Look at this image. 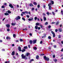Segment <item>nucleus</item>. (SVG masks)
<instances>
[{"label": "nucleus", "instance_id": "nucleus-1", "mask_svg": "<svg viewBox=\"0 0 63 63\" xmlns=\"http://www.w3.org/2000/svg\"><path fill=\"white\" fill-rule=\"evenodd\" d=\"M30 56V54L29 53H27L25 56H24L23 54H22L21 55L22 59H25L26 60L27 59L28 56Z\"/></svg>", "mask_w": 63, "mask_h": 63}, {"label": "nucleus", "instance_id": "nucleus-2", "mask_svg": "<svg viewBox=\"0 0 63 63\" xmlns=\"http://www.w3.org/2000/svg\"><path fill=\"white\" fill-rule=\"evenodd\" d=\"M44 58L45 59V60H46L47 61H48L49 59V58H48V57H47L46 56H44Z\"/></svg>", "mask_w": 63, "mask_h": 63}, {"label": "nucleus", "instance_id": "nucleus-3", "mask_svg": "<svg viewBox=\"0 0 63 63\" xmlns=\"http://www.w3.org/2000/svg\"><path fill=\"white\" fill-rule=\"evenodd\" d=\"M51 4H51L50 3L48 5V6H49V10H51V8H52V7H51L50 6L51 5Z\"/></svg>", "mask_w": 63, "mask_h": 63}, {"label": "nucleus", "instance_id": "nucleus-4", "mask_svg": "<svg viewBox=\"0 0 63 63\" xmlns=\"http://www.w3.org/2000/svg\"><path fill=\"white\" fill-rule=\"evenodd\" d=\"M51 33H52V34L53 35V37H55V33L53 31H51Z\"/></svg>", "mask_w": 63, "mask_h": 63}, {"label": "nucleus", "instance_id": "nucleus-5", "mask_svg": "<svg viewBox=\"0 0 63 63\" xmlns=\"http://www.w3.org/2000/svg\"><path fill=\"white\" fill-rule=\"evenodd\" d=\"M20 18V17L19 16H18L16 18V20H18V19H19Z\"/></svg>", "mask_w": 63, "mask_h": 63}, {"label": "nucleus", "instance_id": "nucleus-6", "mask_svg": "<svg viewBox=\"0 0 63 63\" xmlns=\"http://www.w3.org/2000/svg\"><path fill=\"white\" fill-rule=\"evenodd\" d=\"M18 49L19 51H21V47H20V46L18 47Z\"/></svg>", "mask_w": 63, "mask_h": 63}, {"label": "nucleus", "instance_id": "nucleus-7", "mask_svg": "<svg viewBox=\"0 0 63 63\" xmlns=\"http://www.w3.org/2000/svg\"><path fill=\"white\" fill-rule=\"evenodd\" d=\"M9 7H11V8L12 9H13V7H14L12 5V4H11L9 5Z\"/></svg>", "mask_w": 63, "mask_h": 63}, {"label": "nucleus", "instance_id": "nucleus-8", "mask_svg": "<svg viewBox=\"0 0 63 63\" xmlns=\"http://www.w3.org/2000/svg\"><path fill=\"white\" fill-rule=\"evenodd\" d=\"M33 19V18H32L31 19L29 18L28 19L29 21H32Z\"/></svg>", "mask_w": 63, "mask_h": 63}, {"label": "nucleus", "instance_id": "nucleus-9", "mask_svg": "<svg viewBox=\"0 0 63 63\" xmlns=\"http://www.w3.org/2000/svg\"><path fill=\"white\" fill-rule=\"evenodd\" d=\"M37 40H33V44H35L36 43Z\"/></svg>", "mask_w": 63, "mask_h": 63}, {"label": "nucleus", "instance_id": "nucleus-10", "mask_svg": "<svg viewBox=\"0 0 63 63\" xmlns=\"http://www.w3.org/2000/svg\"><path fill=\"white\" fill-rule=\"evenodd\" d=\"M6 26L8 28H9L10 26V25L9 24H6Z\"/></svg>", "mask_w": 63, "mask_h": 63}, {"label": "nucleus", "instance_id": "nucleus-11", "mask_svg": "<svg viewBox=\"0 0 63 63\" xmlns=\"http://www.w3.org/2000/svg\"><path fill=\"white\" fill-rule=\"evenodd\" d=\"M50 1L51 2L50 3L51 4V3H52V4H54V2H53V1L50 0Z\"/></svg>", "mask_w": 63, "mask_h": 63}, {"label": "nucleus", "instance_id": "nucleus-12", "mask_svg": "<svg viewBox=\"0 0 63 63\" xmlns=\"http://www.w3.org/2000/svg\"><path fill=\"white\" fill-rule=\"evenodd\" d=\"M15 53V51H13L12 54V55H14Z\"/></svg>", "mask_w": 63, "mask_h": 63}, {"label": "nucleus", "instance_id": "nucleus-13", "mask_svg": "<svg viewBox=\"0 0 63 63\" xmlns=\"http://www.w3.org/2000/svg\"><path fill=\"white\" fill-rule=\"evenodd\" d=\"M44 21H46V20H47V18L46 17H45V16H44Z\"/></svg>", "mask_w": 63, "mask_h": 63}, {"label": "nucleus", "instance_id": "nucleus-14", "mask_svg": "<svg viewBox=\"0 0 63 63\" xmlns=\"http://www.w3.org/2000/svg\"><path fill=\"white\" fill-rule=\"evenodd\" d=\"M4 15L5 16H8L9 15V14L8 13H4Z\"/></svg>", "mask_w": 63, "mask_h": 63}, {"label": "nucleus", "instance_id": "nucleus-15", "mask_svg": "<svg viewBox=\"0 0 63 63\" xmlns=\"http://www.w3.org/2000/svg\"><path fill=\"white\" fill-rule=\"evenodd\" d=\"M6 39L7 40H8V39H11V37H7Z\"/></svg>", "mask_w": 63, "mask_h": 63}, {"label": "nucleus", "instance_id": "nucleus-16", "mask_svg": "<svg viewBox=\"0 0 63 63\" xmlns=\"http://www.w3.org/2000/svg\"><path fill=\"white\" fill-rule=\"evenodd\" d=\"M13 37L14 38H15V37H16V34H13Z\"/></svg>", "mask_w": 63, "mask_h": 63}, {"label": "nucleus", "instance_id": "nucleus-17", "mask_svg": "<svg viewBox=\"0 0 63 63\" xmlns=\"http://www.w3.org/2000/svg\"><path fill=\"white\" fill-rule=\"evenodd\" d=\"M21 51L22 52H24L25 51V49H23Z\"/></svg>", "mask_w": 63, "mask_h": 63}, {"label": "nucleus", "instance_id": "nucleus-18", "mask_svg": "<svg viewBox=\"0 0 63 63\" xmlns=\"http://www.w3.org/2000/svg\"><path fill=\"white\" fill-rule=\"evenodd\" d=\"M29 43H30V44H32V41L31 40H30L29 41Z\"/></svg>", "mask_w": 63, "mask_h": 63}, {"label": "nucleus", "instance_id": "nucleus-19", "mask_svg": "<svg viewBox=\"0 0 63 63\" xmlns=\"http://www.w3.org/2000/svg\"><path fill=\"white\" fill-rule=\"evenodd\" d=\"M16 23H12V25H16Z\"/></svg>", "mask_w": 63, "mask_h": 63}, {"label": "nucleus", "instance_id": "nucleus-20", "mask_svg": "<svg viewBox=\"0 0 63 63\" xmlns=\"http://www.w3.org/2000/svg\"><path fill=\"white\" fill-rule=\"evenodd\" d=\"M39 25H40V23H36V26Z\"/></svg>", "mask_w": 63, "mask_h": 63}, {"label": "nucleus", "instance_id": "nucleus-21", "mask_svg": "<svg viewBox=\"0 0 63 63\" xmlns=\"http://www.w3.org/2000/svg\"><path fill=\"white\" fill-rule=\"evenodd\" d=\"M35 28L36 29H37L38 28V26H35Z\"/></svg>", "mask_w": 63, "mask_h": 63}, {"label": "nucleus", "instance_id": "nucleus-22", "mask_svg": "<svg viewBox=\"0 0 63 63\" xmlns=\"http://www.w3.org/2000/svg\"><path fill=\"white\" fill-rule=\"evenodd\" d=\"M7 12L8 13H9V14H11V12L9 10L7 11Z\"/></svg>", "mask_w": 63, "mask_h": 63}, {"label": "nucleus", "instance_id": "nucleus-23", "mask_svg": "<svg viewBox=\"0 0 63 63\" xmlns=\"http://www.w3.org/2000/svg\"><path fill=\"white\" fill-rule=\"evenodd\" d=\"M46 14H47L48 16H49V12H47Z\"/></svg>", "mask_w": 63, "mask_h": 63}, {"label": "nucleus", "instance_id": "nucleus-24", "mask_svg": "<svg viewBox=\"0 0 63 63\" xmlns=\"http://www.w3.org/2000/svg\"><path fill=\"white\" fill-rule=\"evenodd\" d=\"M33 4H34L35 5H36L37 4V3L36 2H34L33 3Z\"/></svg>", "mask_w": 63, "mask_h": 63}, {"label": "nucleus", "instance_id": "nucleus-25", "mask_svg": "<svg viewBox=\"0 0 63 63\" xmlns=\"http://www.w3.org/2000/svg\"><path fill=\"white\" fill-rule=\"evenodd\" d=\"M24 48L25 49H27V47L26 46L24 47Z\"/></svg>", "mask_w": 63, "mask_h": 63}, {"label": "nucleus", "instance_id": "nucleus-26", "mask_svg": "<svg viewBox=\"0 0 63 63\" xmlns=\"http://www.w3.org/2000/svg\"><path fill=\"white\" fill-rule=\"evenodd\" d=\"M37 17H34V19L35 20H37Z\"/></svg>", "mask_w": 63, "mask_h": 63}, {"label": "nucleus", "instance_id": "nucleus-27", "mask_svg": "<svg viewBox=\"0 0 63 63\" xmlns=\"http://www.w3.org/2000/svg\"><path fill=\"white\" fill-rule=\"evenodd\" d=\"M59 31L60 32H61V31H62V30H61V29H59Z\"/></svg>", "mask_w": 63, "mask_h": 63}, {"label": "nucleus", "instance_id": "nucleus-28", "mask_svg": "<svg viewBox=\"0 0 63 63\" xmlns=\"http://www.w3.org/2000/svg\"><path fill=\"white\" fill-rule=\"evenodd\" d=\"M37 49V47H34V50H36Z\"/></svg>", "mask_w": 63, "mask_h": 63}, {"label": "nucleus", "instance_id": "nucleus-29", "mask_svg": "<svg viewBox=\"0 0 63 63\" xmlns=\"http://www.w3.org/2000/svg\"><path fill=\"white\" fill-rule=\"evenodd\" d=\"M38 58H39V56H37L36 57V59H38Z\"/></svg>", "mask_w": 63, "mask_h": 63}, {"label": "nucleus", "instance_id": "nucleus-30", "mask_svg": "<svg viewBox=\"0 0 63 63\" xmlns=\"http://www.w3.org/2000/svg\"><path fill=\"white\" fill-rule=\"evenodd\" d=\"M10 61H7L6 62H5V63H9V62Z\"/></svg>", "mask_w": 63, "mask_h": 63}, {"label": "nucleus", "instance_id": "nucleus-31", "mask_svg": "<svg viewBox=\"0 0 63 63\" xmlns=\"http://www.w3.org/2000/svg\"><path fill=\"white\" fill-rule=\"evenodd\" d=\"M34 8H32V11H34Z\"/></svg>", "mask_w": 63, "mask_h": 63}, {"label": "nucleus", "instance_id": "nucleus-32", "mask_svg": "<svg viewBox=\"0 0 63 63\" xmlns=\"http://www.w3.org/2000/svg\"><path fill=\"white\" fill-rule=\"evenodd\" d=\"M3 30H3V29H1L0 30V31H1V32H2V31H3Z\"/></svg>", "mask_w": 63, "mask_h": 63}, {"label": "nucleus", "instance_id": "nucleus-33", "mask_svg": "<svg viewBox=\"0 0 63 63\" xmlns=\"http://www.w3.org/2000/svg\"><path fill=\"white\" fill-rule=\"evenodd\" d=\"M22 19H23V20H24V21H25V18H24L23 17L22 18Z\"/></svg>", "mask_w": 63, "mask_h": 63}, {"label": "nucleus", "instance_id": "nucleus-34", "mask_svg": "<svg viewBox=\"0 0 63 63\" xmlns=\"http://www.w3.org/2000/svg\"><path fill=\"white\" fill-rule=\"evenodd\" d=\"M20 42H22V41H23V40H22V39H20Z\"/></svg>", "mask_w": 63, "mask_h": 63}, {"label": "nucleus", "instance_id": "nucleus-35", "mask_svg": "<svg viewBox=\"0 0 63 63\" xmlns=\"http://www.w3.org/2000/svg\"><path fill=\"white\" fill-rule=\"evenodd\" d=\"M59 24V22H57L56 23V25H58Z\"/></svg>", "mask_w": 63, "mask_h": 63}, {"label": "nucleus", "instance_id": "nucleus-36", "mask_svg": "<svg viewBox=\"0 0 63 63\" xmlns=\"http://www.w3.org/2000/svg\"><path fill=\"white\" fill-rule=\"evenodd\" d=\"M48 38L49 39H51V37L50 36H48Z\"/></svg>", "mask_w": 63, "mask_h": 63}, {"label": "nucleus", "instance_id": "nucleus-37", "mask_svg": "<svg viewBox=\"0 0 63 63\" xmlns=\"http://www.w3.org/2000/svg\"><path fill=\"white\" fill-rule=\"evenodd\" d=\"M40 5L38 4V5H37L38 8H40Z\"/></svg>", "mask_w": 63, "mask_h": 63}, {"label": "nucleus", "instance_id": "nucleus-38", "mask_svg": "<svg viewBox=\"0 0 63 63\" xmlns=\"http://www.w3.org/2000/svg\"><path fill=\"white\" fill-rule=\"evenodd\" d=\"M48 24V23L47 22H46L45 23V25H47V24Z\"/></svg>", "mask_w": 63, "mask_h": 63}, {"label": "nucleus", "instance_id": "nucleus-39", "mask_svg": "<svg viewBox=\"0 0 63 63\" xmlns=\"http://www.w3.org/2000/svg\"><path fill=\"white\" fill-rule=\"evenodd\" d=\"M54 61L55 62H57V60L56 59H55L54 60Z\"/></svg>", "mask_w": 63, "mask_h": 63}, {"label": "nucleus", "instance_id": "nucleus-40", "mask_svg": "<svg viewBox=\"0 0 63 63\" xmlns=\"http://www.w3.org/2000/svg\"><path fill=\"white\" fill-rule=\"evenodd\" d=\"M7 31H8V32H9V31H10V29L9 28H8L7 30Z\"/></svg>", "mask_w": 63, "mask_h": 63}, {"label": "nucleus", "instance_id": "nucleus-41", "mask_svg": "<svg viewBox=\"0 0 63 63\" xmlns=\"http://www.w3.org/2000/svg\"><path fill=\"white\" fill-rule=\"evenodd\" d=\"M29 5H30V6H31V7L33 6V4H29Z\"/></svg>", "mask_w": 63, "mask_h": 63}, {"label": "nucleus", "instance_id": "nucleus-42", "mask_svg": "<svg viewBox=\"0 0 63 63\" xmlns=\"http://www.w3.org/2000/svg\"><path fill=\"white\" fill-rule=\"evenodd\" d=\"M30 61H34V59H32L31 60H30Z\"/></svg>", "mask_w": 63, "mask_h": 63}, {"label": "nucleus", "instance_id": "nucleus-43", "mask_svg": "<svg viewBox=\"0 0 63 63\" xmlns=\"http://www.w3.org/2000/svg\"><path fill=\"white\" fill-rule=\"evenodd\" d=\"M59 38H61V35H59L58 36Z\"/></svg>", "mask_w": 63, "mask_h": 63}, {"label": "nucleus", "instance_id": "nucleus-44", "mask_svg": "<svg viewBox=\"0 0 63 63\" xmlns=\"http://www.w3.org/2000/svg\"><path fill=\"white\" fill-rule=\"evenodd\" d=\"M26 16L28 18H29V15H27V16Z\"/></svg>", "mask_w": 63, "mask_h": 63}, {"label": "nucleus", "instance_id": "nucleus-45", "mask_svg": "<svg viewBox=\"0 0 63 63\" xmlns=\"http://www.w3.org/2000/svg\"><path fill=\"white\" fill-rule=\"evenodd\" d=\"M55 23V22H52L51 23V24H54V23Z\"/></svg>", "mask_w": 63, "mask_h": 63}, {"label": "nucleus", "instance_id": "nucleus-46", "mask_svg": "<svg viewBox=\"0 0 63 63\" xmlns=\"http://www.w3.org/2000/svg\"><path fill=\"white\" fill-rule=\"evenodd\" d=\"M51 27V26H50V25H49L48 26V28H50Z\"/></svg>", "mask_w": 63, "mask_h": 63}, {"label": "nucleus", "instance_id": "nucleus-47", "mask_svg": "<svg viewBox=\"0 0 63 63\" xmlns=\"http://www.w3.org/2000/svg\"><path fill=\"white\" fill-rule=\"evenodd\" d=\"M1 7L2 8H5V6H3Z\"/></svg>", "mask_w": 63, "mask_h": 63}, {"label": "nucleus", "instance_id": "nucleus-48", "mask_svg": "<svg viewBox=\"0 0 63 63\" xmlns=\"http://www.w3.org/2000/svg\"><path fill=\"white\" fill-rule=\"evenodd\" d=\"M25 13H26V14H28V12L27 11H25Z\"/></svg>", "mask_w": 63, "mask_h": 63}, {"label": "nucleus", "instance_id": "nucleus-49", "mask_svg": "<svg viewBox=\"0 0 63 63\" xmlns=\"http://www.w3.org/2000/svg\"><path fill=\"white\" fill-rule=\"evenodd\" d=\"M28 46L29 48H30V45H28Z\"/></svg>", "mask_w": 63, "mask_h": 63}, {"label": "nucleus", "instance_id": "nucleus-50", "mask_svg": "<svg viewBox=\"0 0 63 63\" xmlns=\"http://www.w3.org/2000/svg\"><path fill=\"white\" fill-rule=\"evenodd\" d=\"M57 31H58V30H57V29H56L55 30V31L56 32H57Z\"/></svg>", "mask_w": 63, "mask_h": 63}, {"label": "nucleus", "instance_id": "nucleus-51", "mask_svg": "<svg viewBox=\"0 0 63 63\" xmlns=\"http://www.w3.org/2000/svg\"><path fill=\"white\" fill-rule=\"evenodd\" d=\"M12 47H14V46H15V44H12Z\"/></svg>", "mask_w": 63, "mask_h": 63}, {"label": "nucleus", "instance_id": "nucleus-52", "mask_svg": "<svg viewBox=\"0 0 63 63\" xmlns=\"http://www.w3.org/2000/svg\"><path fill=\"white\" fill-rule=\"evenodd\" d=\"M22 13L23 14H25V12H23Z\"/></svg>", "mask_w": 63, "mask_h": 63}, {"label": "nucleus", "instance_id": "nucleus-53", "mask_svg": "<svg viewBox=\"0 0 63 63\" xmlns=\"http://www.w3.org/2000/svg\"><path fill=\"white\" fill-rule=\"evenodd\" d=\"M52 14H53V15H55V13H54V12H52Z\"/></svg>", "mask_w": 63, "mask_h": 63}, {"label": "nucleus", "instance_id": "nucleus-54", "mask_svg": "<svg viewBox=\"0 0 63 63\" xmlns=\"http://www.w3.org/2000/svg\"><path fill=\"white\" fill-rule=\"evenodd\" d=\"M5 19H6V18H3L2 19V21H4V20H5Z\"/></svg>", "mask_w": 63, "mask_h": 63}, {"label": "nucleus", "instance_id": "nucleus-55", "mask_svg": "<svg viewBox=\"0 0 63 63\" xmlns=\"http://www.w3.org/2000/svg\"><path fill=\"white\" fill-rule=\"evenodd\" d=\"M53 58H55V55H54L53 56Z\"/></svg>", "mask_w": 63, "mask_h": 63}, {"label": "nucleus", "instance_id": "nucleus-56", "mask_svg": "<svg viewBox=\"0 0 63 63\" xmlns=\"http://www.w3.org/2000/svg\"><path fill=\"white\" fill-rule=\"evenodd\" d=\"M30 36H32V34L31 33H30Z\"/></svg>", "mask_w": 63, "mask_h": 63}, {"label": "nucleus", "instance_id": "nucleus-57", "mask_svg": "<svg viewBox=\"0 0 63 63\" xmlns=\"http://www.w3.org/2000/svg\"><path fill=\"white\" fill-rule=\"evenodd\" d=\"M42 43H43V41H41L40 42V43L41 44H42Z\"/></svg>", "mask_w": 63, "mask_h": 63}, {"label": "nucleus", "instance_id": "nucleus-58", "mask_svg": "<svg viewBox=\"0 0 63 63\" xmlns=\"http://www.w3.org/2000/svg\"><path fill=\"white\" fill-rule=\"evenodd\" d=\"M63 51V48H62L61 50V51Z\"/></svg>", "mask_w": 63, "mask_h": 63}, {"label": "nucleus", "instance_id": "nucleus-59", "mask_svg": "<svg viewBox=\"0 0 63 63\" xmlns=\"http://www.w3.org/2000/svg\"><path fill=\"white\" fill-rule=\"evenodd\" d=\"M61 12L62 13V14L63 15V11H61Z\"/></svg>", "mask_w": 63, "mask_h": 63}, {"label": "nucleus", "instance_id": "nucleus-60", "mask_svg": "<svg viewBox=\"0 0 63 63\" xmlns=\"http://www.w3.org/2000/svg\"><path fill=\"white\" fill-rule=\"evenodd\" d=\"M2 40H0V43H2Z\"/></svg>", "mask_w": 63, "mask_h": 63}, {"label": "nucleus", "instance_id": "nucleus-61", "mask_svg": "<svg viewBox=\"0 0 63 63\" xmlns=\"http://www.w3.org/2000/svg\"><path fill=\"white\" fill-rule=\"evenodd\" d=\"M40 20L41 21H43V19L42 18H41Z\"/></svg>", "mask_w": 63, "mask_h": 63}, {"label": "nucleus", "instance_id": "nucleus-62", "mask_svg": "<svg viewBox=\"0 0 63 63\" xmlns=\"http://www.w3.org/2000/svg\"><path fill=\"white\" fill-rule=\"evenodd\" d=\"M58 11V10H56L55 11V12H57V11Z\"/></svg>", "mask_w": 63, "mask_h": 63}, {"label": "nucleus", "instance_id": "nucleus-63", "mask_svg": "<svg viewBox=\"0 0 63 63\" xmlns=\"http://www.w3.org/2000/svg\"><path fill=\"white\" fill-rule=\"evenodd\" d=\"M43 15L44 16H46V14L45 13H43Z\"/></svg>", "mask_w": 63, "mask_h": 63}, {"label": "nucleus", "instance_id": "nucleus-64", "mask_svg": "<svg viewBox=\"0 0 63 63\" xmlns=\"http://www.w3.org/2000/svg\"><path fill=\"white\" fill-rule=\"evenodd\" d=\"M61 43L62 44H63V41H62L61 42Z\"/></svg>", "mask_w": 63, "mask_h": 63}]
</instances>
